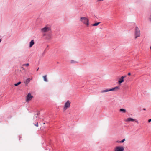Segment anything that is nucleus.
<instances>
[{
	"label": "nucleus",
	"instance_id": "obj_4",
	"mask_svg": "<svg viewBox=\"0 0 151 151\" xmlns=\"http://www.w3.org/2000/svg\"><path fill=\"white\" fill-rule=\"evenodd\" d=\"M70 102L69 101H68L65 104L64 106L63 107V110L65 111L68 108H69L70 106Z\"/></svg>",
	"mask_w": 151,
	"mask_h": 151
},
{
	"label": "nucleus",
	"instance_id": "obj_15",
	"mask_svg": "<svg viewBox=\"0 0 151 151\" xmlns=\"http://www.w3.org/2000/svg\"><path fill=\"white\" fill-rule=\"evenodd\" d=\"M52 37V35H48L47 36V39H49L51 38Z\"/></svg>",
	"mask_w": 151,
	"mask_h": 151
},
{
	"label": "nucleus",
	"instance_id": "obj_16",
	"mask_svg": "<svg viewBox=\"0 0 151 151\" xmlns=\"http://www.w3.org/2000/svg\"><path fill=\"white\" fill-rule=\"evenodd\" d=\"M70 63H77L76 61L74 60H70Z\"/></svg>",
	"mask_w": 151,
	"mask_h": 151
},
{
	"label": "nucleus",
	"instance_id": "obj_28",
	"mask_svg": "<svg viewBox=\"0 0 151 151\" xmlns=\"http://www.w3.org/2000/svg\"><path fill=\"white\" fill-rule=\"evenodd\" d=\"M1 39H0V43L1 42Z\"/></svg>",
	"mask_w": 151,
	"mask_h": 151
},
{
	"label": "nucleus",
	"instance_id": "obj_24",
	"mask_svg": "<svg viewBox=\"0 0 151 151\" xmlns=\"http://www.w3.org/2000/svg\"><path fill=\"white\" fill-rule=\"evenodd\" d=\"M128 75L129 76H130L131 75V73H128Z\"/></svg>",
	"mask_w": 151,
	"mask_h": 151
},
{
	"label": "nucleus",
	"instance_id": "obj_18",
	"mask_svg": "<svg viewBox=\"0 0 151 151\" xmlns=\"http://www.w3.org/2000/svg\"><path fill=\"white\" fill-rule=\"evenodd\" d=\"M100 23H101V22H95V26H97Z\"/></svg>",
	"mask_w": 151,
	"mask_h": 151
},
{
	"label": "nucleus",
	"instance_id": "obj_23",
	"mask_svg": "<svg viewBox=\"0 0 151 151\" xmlns=\"http://www.w3.org/2000/svg\"><path fill=\"white\" fill-rule=\"evenodd\" d=\"M25 65H26V66H27L29 65V63H27Z\"/></svg>",
	"mask_w": 151,
	"mask_h": 151
},
{
	"label": "nucleus",
	"instance_id": "obj_8",
	"mask_svg": "<svg viewBox=\"0 0 151 151\" xmlns=\"http://www.w3.org/2000/svg\"><path fill=\"white\" fill-rule=\"evenodd\" d=\"M126 122H130V121H135L137 124L139 123L138 121L136 119H133L131 118H128L127 120H126Z\"/></svg>",
	"mask_w": 151,
	"mask_h": 151
},
{
	"label": "nucleus",
	"instance_id": "obj_26",
	"mask_svg": "<svg viewBox=\"0 0 151 151\" xmlns=\"http://www.w3.org/2000/svg\"><path fill=\"white\" fill-rule=\"evenodd\" d=\"M116 142L120 143V141H117Z\"/></svg>",
	"mask_w": 151,
	"mask_h": 151
},
{
	"label": "nucleus",
	"instance_id": "obj_9",
	"mask_svg": "<svg viewBox=\"0 0 151 151\" xmlns=\"http://www.w3.org/2000/svg\"><path fill=\"white\" fill-rule=\"evenodd\" d=\"M119 87L117 86L112 88L109 89L110 91H116L119 89Z\"/></svg>",
	"mask_w": 151,
	"mask_h": 151
},
{
	"label": "nucleus",
	"instance_id": "obj_10",
	"mask_svg": "<svg viewBox=\"0 0 151 151\" xmlns=\"http://www.w3.org/2000/svg\"><path fill=\"white\" fill-rule=\"evenodd\" d=\"M32 78H28L24 82L26 86H27L29 83L30 82L31 80H32Z\"/></svg>",
	"mask_w": 151,
	"mask_h": 151
},
{
	"label": "nucleus",
	"instance_id": "obj_2",
	"mask_svg": "<svg viewBox=\"0 0 151 151\" xmlns=\"http://www.w3.org/2000/svg\"><path fill=\"white\" fill-rule=\"evenodd\" d=\"M140 31L137 27H136L135 31V38L136 39L140 36Z\"/></svg>",
	"mask_w": 151,
	"mask_h": 151
},
{
	"label": "nucleus",
	"instance_id": "obj_3",
	"mask_svg": "<svg viewBox=\"0 0 151 151\" xmlns=\"http://www.w3.org/2000/svg\"><path fill=\"white\" fill-rule=\"evenodd\" d=\"M50 30V28L47 27H45L41 29V32L42 33L46 32Z\"/></svg>",
	"mask_w": 151,
	"mask_h": 151
},
{
	"label": "nucleus",
	"instance_id": "obj_30",
	"mask_svg": "<svg viewBox=\"0 0 151 151\" xmlns=\"http://www.w3.org/2000/svg\"><path fill=\"white\" fill-rule=\"evenodd\" d=\"M38 69H39V68L37 70V71L38 70Z\"/></svg>",
	"mask_w": 151,
	"mask_h": 151
},
{
	"label": "nucleus",
	"instance_id": "obj_29",
	"mask_svg": "<svg viewBox=\"0 0 151 151\" xmlns=\"http://www.w3.org/2000/svg\"><path fill=\"white\" fill-rule=\"evenodd\" d=\"M93 26H94V24H93Z\"/></svg>",
	"mask_w": 151,
	"mask_h": 151
},
{
	"label": "nucleus",
	"instance_id": "obj_17",
	"mask_svg": "<svg viewBox=\"0 0 151 151\" xmlns=\"http://www.w3.org/2000/svg\"><path fill=\"white\" fill-rule=\"evenodd\" d=\"M21 83V82H19L15 84H14V85L15 86H17L19 85V84H20Z\"/></svg>",
	"mask_w": 151,
	"mask_h": 151
},
{
	"label": "nucleus",
	"instance_id": "obj_14",
	"mask_svg": "<svg viewBox=\"0 0 151 151\" xmlns=\"http://www.w3.org/2000/svg\"><path fill=\"white\" fill-rule=\"evenodd\" d=\"M109 91H110L109 89L103 90L101 92L102 93H104V92H108Z\"/></svg>",
	"mask_w": 151,
	"mask_h": 151
},
{
	"label": "nucleus",
	"instance_id": "obj_25",
	"mask_svg": "<svg viewBox=\"0 0 151 151\" xmlns=\"http://www.w3.org/2000/svg\"><path fill=\"white\" fill-rule=\"evenodd\" d=\"M103 0H97V1H103Z\"/></svg>",
	"mask_w": 151,
	"mask_h": 151
},
{
	"label": "nucleus",
	"instance_id": "obj_22",
	"mask_svg": "<svg viewBox=\"0 0 151 151\" xmlns=\"http://www.w3.org/2000/svg\"><path fill=\"white\" fill-rule=\"evenodd\" d=\"M151 122V119H149L148 120V123H150V122Z\"/></svg>",
	"mask_w": 151,
	"mask_h": 151
},
{
	"label": "nucleus",
	"instance_id": "obj_6",
	"mask_svg": "<svg viewBox=\"0 0 151 151\" xmlns=\"http://www.w3.org/2000/svg\"><path fill=\"white\" fill-rule=\"evenodd\" d=\"M125 75L122 76L119 80L118 83L119 84H121L124 81V78L126 77Z\"/></svg>",
	"mask_w": 151,
	"mask_h": 151
},
{
	"label": "nucleus",
	"instance_id": "obj_11",
	"mask_svg": "<svg viewBox=\"0 0 151 151\" xmlns=\"http://www.w3.org/2000/svg\"><path fill=\"white\" fill-rule=\"evenodd\" d=\"M34 44V40H32L29 43V47H31Z\"/></svg>",
	"mask_w": 151,
	"mask_h": 151
},
{
	"label": "nucleus",
	"instance_id": "obj_19",
	"mask_svg": "<svg viewBox=\"0 0 151 151\" xmlns=\"http://www.w3.org/2000/svg\"><path fill=\"white\" fill-rule=\"evenodd\" d=\"M125 141V139H122V140L120 141V143H123Z\"/></svg>",
	"mask_w": 151,
	"mask_h": 151
},
{
	"label": "nucleus",
	"instance_id": "obj_7",
	"mask_svg": "<svg viewBox=\"0 0 151 151\" xmlns=\"http://www.w3.org/2000/svg\"><path fill=\"white\" fill-rule=\"evenodd\" d=\"M33 96L31 95V94L29 93L28 94L27 96L26 97V101L27 102H29L30 101L32 98H33Z\"/></svg>",
	"mask_w": 151,
	"mask_h": 151
},
{
	"label": "nucleus",
	"instance_id": "obj_13",
	"mask_svg": "<svg viewBox=\"0 0 151 151\" xmlns=\"http://www.w3.org/2000/svg\"><path fill=\"white\" fill-rule=\"evenodd\" d=\"M44 81L45 82H47V75H45L43 76Z\"/></svg>",
	"mask_w": 151,
	"mask_h": 151
},
{
	"label": "nucleus",
	"instance_id": "obj_21",
	"mask_svg": "<svg viewBox=\"0 0 151 151\" xmlns=\"http://www.w3.org/2000/svg\"><path fill=\"white\" fill-rule=\"evenodd\" d=\"M149 19L150 21L151 22V14H150V17L149 18Z\"/></svg>",
	"mask_w": 151,
	"mask_h": 151
},
{
	"label": "nucleus",
	"instance_id": "obj_27",
	"mask_svg": "<svg viewBox=\"0 0 151 151\" xmlns=\"http://www.w3.org/2000/svg\"><path fill=\"white\" fill-rule=\"evenodd\" d=\"M143 110H146V109H145V108H144V109H143Z\"/></svg>",
	"mask_w": 151,
	"mask_h": 151
},
{
	"label": "nucleus",
	"instance_id": "obj_12",
	"mask_svg": "<svg viewBox=\"0 0 151 151\" xmlns=\"http://www.w3.org/2000/svg\"><path fill=\"white\" fill-rule=\"evenodd\" d=\"M119 111L120 112H122L123 113H125L126 112V109H121L119 110Z\"/></svg>",
	"mask_w": 151,
	"mask_h": 151
},
{
	"label": "nucleus",
	"instance_id": "obj_1",
	"mask_svg": "<svg viewBox=\"0 0 151 151\" xmlns=\"http://www.w3.org/2000/svg\"><path fill=\"white\" fill-rule=\"evenodd\" d=\"M80 20L82 23L84 24L86 27L89 26V20L88 18L85 17H80Z\"/></svg>",
	"mask_w": 151,
	"mask_h": 151
},
{
	"label": "nucleus",
	"instance_id": "obj_5",
	"mask_svg": "<svg viewBox=\"0 0 151 151\" xmlns=\"http://www.w3.org/2000/svg\"><path fill=\"white\" fill-rule=\"evenodd\" d=\"M124 147L123 146H117L114 149V151H123Z\"/></svg>",
	"mask_w": 151,
	"mask_h": 151
},
{
	"label": "nucleus",
	"instance_id": "obj_20",
	"mask_svg": "<svg viewBox=\"0 0 151 151\" xmlns=\"http://www.w3.org/2000/svg\"><path fill=\"white\" fill-rule=\"evenodd\" d=\"M34 125L35 126H36L37 127L38 126V122H37L36 124H34Z\"/></svg>",
	"mask_w": 151,
	"mask_h": 151
}]
</instances>
